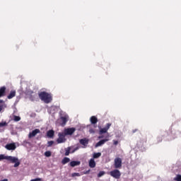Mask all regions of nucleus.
Masks as SVG:
<instances>
[{"instance_id":"c9c22d12","label":"nucleus","mask_w":181,"mask_h":181,"mask_svg":"<svg viewBox=\"0 0 181 181\" xmlns=\"http://www.w3.org/2000/svg\"><path fill=\"white\" fill-rule=\"evenodd\" d=\"M90 132H94L92 129L90 130Z\"/></svg>"},{"instance_id":"a878e982","label":"nucleus","mask_w":181,"mask_h":181,"mask_svg":"<svg viewBox=\"0 0 181 181\" xmlns=\"http://www.w3.org/2000/svg\"><path fill=\"white\" fill-rule=\"evenodd\" d=\"M105 175V172L104 171H100L98 174V177H101L102 176H104Z\"/></svg>"},{"instance_id":"5701e85b","label":"nucleus","mask_w":181,"mask_h":181,"mask_svg":"<svg viewBox=\"0 0 181 181\" xmlns=\"http://www.w3.org/2000/svg\"><path fill=\"white\" fill-rule=\"evenodd\" d=\"M101 156V153H93V158L94 159H98Z\"/></svg>"},{"instance_id":"a211bd4d","label":"nucleus","mask_w":181,"mask_h":181,"mask_svg":"<svg viewBox=\"0 0 181 181\" xmlns=\"http://www.w3.org/2000/svg\"><path fill=\"white\" fill-rule=\"evenodd\" d=\"M80 163V161H71L70 163V166H71V168H74V166H78Z\"/></svg>"},{"instance_id":"f257e3e1","label":"nucleus","mask_w":181,"mask_h":181,"mask_svg":"<svg viewBox=\"0 0 181 181\" xmlns=\"http://www.w3.org/2000/svg\"><path fill=\"white\" fill-rule=\"evenodd\" d=\"M38 95L40 100L44 101L45 104H49V103H52V100H53V98H52V95H50V93H48L47 92H40Z\"/></svg>"},{"instance_id":"423d86ee","label":"nucleus","mask_w":181,"mask_h":181,"mask_svg":"<svg viewBox=\"0 0 181 181\" xmlns=\"http://www.w3.org/2000/svg\"><path fill=\"white\" fill-rule=\"evenodd\" d=\"M110 175L115 179H119L121 177V171L118 169H115L110 172Z\"/></svg>"},{"instance_id":"9b49d317","label":"nucleus","mask_w":181,"mask_h":181,"mask_svg":"<svg viewBox=\"0 0 181 181\" xmlns=\"http://www.w3.org/2000/svg\"><path fill=\"white\" fill-rule=\"evenodd\" d=\"M37 134H40V130L39 129H34L32 132H30L28 134L29 138H33V136H36Z\"/></svg>"},{"instance_id":"0eeeda50","label":"nucleus","mask_w":181,"mask_h":181,"mask_svg":"<svg viewBox=\"0 0 181 181\" xmlns=\"http://www.w3.org/2000/svg\"><path fill=\"white\" fill-rule=\"evenodd\" d=\"M110 136L108 135H106L105 136V139H102L100 141H99L96 144H95V147L96 148H98V146H102V145H104V144H105V142H108V141H110Z\"/></svg>"},{"instance_id":"dca6fc26","label":"nucleus","mask_w":181,"mask_h":181,"mask_svg":"<svg viewBox=\"0 0 181 181\" xmlns=\"http://www.w3.org/2000/svg\"><path fill=\"white\" fill-rule=\"evenodd\" d=\"M16 95V90H11L8 94V95L7 96V98L8 100H11L13 98V97H15Z\"/></svg>"},{"instance_id":"7c9ffc66","label":"nucleus","mask_w":181,"mask_h":181,"mask_svg":"<svg viewBox=\"0 0 181 181\" xmlns=\"http://www.w3.org/2000/svg\"><path fill=\"white\" fill-rule=\"evenodd\" d=\"M53 144H54V141H49L47 142V145L49 147L52 146L53 145Z\"/></svg>"},{"instance_id":"1a4fd4ad","label":"nucleus","mask_w":181,"mask_h":181,"mask_svg":"<svg viewBox=\"0 0 181 181\" xmlns=\"http://www.w3.org/2000/svg\"><path fill=\"white\" fill-rule=\"evenodd\" d=\"M62 112H63V111H61L59 112L60 119H61V121H62V127H64V125H66V124L67 123V121H68L67 119L69 118V116L67 115H65V116H62Z\"/></svg>"},{"instance_id":"aec40b11","label":"nucleus","mask_w":181,"mask_h":181,"mask_svg":"<svg viewBox=\"0 0 181 181\" xmlns=\"http://www.w3.org/2000/svg\"><path fill=\"white\" fill-rule=\"evenodd\" d=\"M89 166L90 168H94L95 166V161L94 160V158H91L89 161Z\"/></svg>"},{"instance_id":"f03ea898","label":"nucleus","mask_w":181,"mask_h":181,"mask_svg":"<svg viewBox=\"0 0 181 181\" xmlns=\"http://www.w3.org/2000/svg\"><path fill=\"white\" fill-rule=\"evenodd\" d=\"M111 125H112L111 123H107L105 127L100 129L99 131L100 136H98L99 139H103V138H105V136H104L103 134H106V135L110 136V134H108V129H110V128L111 127Z\"/></svg>"},{"instance_id":"f704fd0d","label":"nucleus","mask_w":181,"mask_h":181,"mask_svg":"<svg viewBox=\"0 0 181 181\" xmlns=\"http://www.w3.org/2000/svg\"><path fill=\"white\" fill-rule=\"evenodd\" d=\"M0 181H8V179H4V180H0Z\"/></svg>"},{"instance_id":"4468645a","label":"nucleus","mask_w":181,"mask_h":181,"mask_svg":"<svg viewBox=\"0 0 181 181\" xmlns=\"http://www.w3.org/2000/svg\"><path fill=\"white\" fill-rule=\"evenodd\" d=\"M90 122L92 124V125H95V124L98 122V119L95 116H92L90 118Z\"/></svg>"},{"instance_id":"39448f33","label":"nucleus","mask_w":181,"mask_h":181,"mask_svg":"<svg viewBox=\"0 0 181 181\" xmlns=\"http://www.w3.org/2000/svg\"><path fill=\"white\" fill-rule=\"evenodd\" d=\"M114 165L115 169H121L122 168V159L119 157L115 158Z\"/></svg>"},{"instance_id":"f8f14e48","label":"nucleus","mask_w":181,"mask_h":181,"mask_svg":"<svg viewBox=\"0 0 181 181\" xmlns=\"http://www.w3.org/2000/svg\"><path fill=\"white\" fill-rule=\"evenodd\" d=\"M90 140H88V139L87 138H83L79 140V144H81V145H83V146H84L85 148L87 146V145H88V142Z\"/></svg>"},{"instance_id":"c756f323","label":"nucleus","mask_w":181,"mask_h":181,"mask_svg":"<svg viewBox=\"0 0 181 181\" xmlns=\"http://www.w3.org/2000/svg\"><path fill=\"white\" fill-rule=\"evenodd\" d=\"M78 149H80V147H76L71 151V153H74V152H76V151H78Z\"/></svg>"},{"instance_id":"e433bc0d","label":"nucleus","mask_w":181,"mask_h":181,"mask_svg":"<svg viewBox=\"0 0 181 181\" xmlns=\"http://www.w3.org/2000/svg\"><path fill=\"white\" fill-rule=\"evenodd\" d=\"M31 94H33V91H31Z\"/></svg>"},{"instance_id":"393cba45","label":"nucleus","mask_w":181,"mask_h":181,"mask_svg":"<svg viewBox=\"0 0 181 181\" xmlns=\"http://www.w3.org/2000/svg\"><path fill=\"white\" fill-rule=\"evenodd\" d=\"M45 156H47V158H49V156H52V152H50L49 151H45Z\"/></svg>"},{"instance_id":"b1692460","label":"nucleus","mask_w":181,"mask_h":181,"mask_svg":"<svg viewBox=\"0 0 181 181\" xmlns=\"http://www.w3.org/2000/svg\"><path fill=\"white\" fill-rule=\"evenodd\" d=\"M175 181H181V175H177L176 177L174 178Z\"/></svg>"},{"instance_id":"4c0bfd02","label":"nucleus","mask_w":181,"mask_h":181,"mask_svg":"<svg viewBox=\"0 0 181 181\" xmlns=\"http://www.w3.org/2000/svg\"><path fill=\"white\" fill-rule=\"evenodd\" d=\"M95 127V128H97V126H94Z\"/></svg>"},{"instance_id":"412c9836","label":"nucleus","mask_w":181,"mask_h":181,"mask_svg":"<svg viewBox=\"0 0 181 181\" xmlns=\"http://www.w3.org/2000/svg\"><path fill=\"white\" fill-rule=\"evenodd\" d=\"M69 162H70V159L67 157L64 158L62 160V165H66V163H69Z\"/></svg>"},{"instance_id":"4be33fe9","label":"nucleus","mask_w":181,"mask_h":181,"mask_svg":"<svg viewBox=\"0 0 181 181\" xmlns=\"http://www.w3.org/2000/svg\"><path fill=\"white\" fill-rule=\"evenodd\" d=\"M19 121H21V117L20 116L13 115V122H19Z\"/></svg>"},{"instance_id":"6e6552de","label":"nucleus","mask_w":181,"mask_h":181,"mask_svg":"<svg viewBox=\"0 0 181 181\" xmlns=\"http://www.w3.org/2000/svg\"><path fill=\"white\" fill-rule=\"evenodd\" d=\"M74 132H76V128H74V127L65 129L64 131V134H65V136L73 135L74 134Z\"/></svg>"},{"instance_id":"2f4dec72","label":"nucleus","mask_w":181,"mask_h":181,"mask_svg":"<svg viewBox=\"0 0 181 181\" xmlns=\"http://www.w3.org/2000/svg\"><path fill=\"white\" fill-rule=\"evenodd\" d=\"M88 173H90V170L83 172V175H88Z\"/></svg>"},{"instance_id":"473e14b6","label":"nucleus","mask_w":181,"mask_h":181,"mask_svg":"<svg viewBox=\"0 0 181 181\" xmlns=\"http://www.w3.org/2000/svg\"><path fill=\"white\" fill-rule=\"evenodd\" d=\"M114 145H118V141H114Z\"/></svg>"},{"instance_id":"7ed1b4c3","label":"nucleus","mask_w":181,"mask_h":181,"mask_svg":"<svg viewBox=\"0 0 181 181\" xmlns=\"http://www.w3.org/2000/svg\"><path fill=\"white\" fill-rule=\"evenodd\" d=\"M6 160L11 162V163H15L14 168H18V166L21 165V161H19V159L16 157L9 156H7Z\"/></svg>"},{"instance_id":"72a5a7b5","label":"nucleus","mask_w":181,"mask_h":181,"mask_svg":"<svg viewBox=\"0 0 181 181\" xmlns=\"http://www.w3.org/2000/svg\"><path fill=\"white\" fill-rule=\"evenodd\" d=\"M136 131H138V129H134L132 131L133 134H135V132H136Z\"/></svg>"},{"instance_id":"c85d7f7f","label":"nucleus","mask_w":181,"mask_h":181,"mask_svg":"<svg viewBox=\"0 0 181 181\" xmlns=\"http://www.w3.org/2000/svg\"><path fill=\"white\" fill-rule=\"evenodd\" d=\"M7 156L4 154L0 155V160H4V159H6Z\"/></svg>"},{"instance_id":"ddd939ff","label":"nucleus","mask_w":181,"mask_h":181,"mask_svg":"<svg viewBox=\"0 0 181 181\" xmlns=\"http://www.w3.org/2000/svg\"><path fill=\"white\" fill-rule=\"evenodd\" d=\"M6 108V104L3 100H0V112L4 111Z\"/></svg>"},{"instance_id":"f3484780","label":"nucleus","mask_w":181,"mask_h":181,"mask_svg":"<svg viewBox=\"0 0 181 181\" xmlns=\"http://www.w3.org/2000/svg\"><path fill=\"white\" fill-rule=\"evenodd\" d=\"M47 136L48 138H53V136H54V130L51 129L47 132Z\"/></svg>"},{"instance_id":"cd10ccee","label":"nucleus","mask_w":181,"mask_h":181,"mask_svg":"<svg viewBox=\"0 0 181 181\" xmlns=\"http://www.w3.org/2000/svg\"><path fill=\"white\" fill-rule=\"evenodd\" d=\"M71 176L72 177H76V176L79 177V176H81V175H80V173H74L71 174Z\"/></svg>"},{"instance_id":"9d476101","label":"nucleus","mask_w":181,"mask_h":181,"mask_svg":"<svg viewBox=\"0 0 181 181\" xmlns=\"http://www.w3.org/2000/svg\"><path fill=\"white\" fill-rule=\"evenodd\" d=\"M7 151H15L16 149V144L15 143L8 144L5 146Z\"/></svg>"},{"instance_id":"bb28decb","label":"nucleus","mask_w":181,"mask_h":181,"mask_svg":"<svg viewBox=\"0 0 181 181\" xmlns=\"http://www.w3.org/2000/svg\"><path fill=\"white\" fill-rule=\"evenodd\" d=\"M8 125V123L6 122H3L0 123V128H2V127H6Z\"/></svg>"},{"instance_id":"2eb2a0df","label":"nucleus","mask_w":181,"mask_h":181,"mask_svg":"<svg viewBox=\"0 0 181 181\" xmlns=\"http://www.w3.org/2000/svg\"><path fill=\"white\" fill-rule=\"evenodd\" d=\"M6 91V87L2 86L1 88H0V98L1 97H4Z\"/></svg>"},{"instance_id":"6ab92c4d","label":"nucleus","mask_w":181,"mask_h":181,"mask_svg":"<svg viewBox=\"0 0 181 181\" xmlns=\"http://www.w3.org/2000/svg\"><path fill=\"white\" fill-rule=\"evenodd\" d=\"M65 156H69L71 153V147H67L65 149Z\"/></svg>"},{"instance_id":"20e7f679","label":"nucleus","mask_w":181,"mask_h":181,"mask_svg":"<svg viewBox=\"0 0 181 181\" xmlns=\"http://www.w3.org/2000/svg\"><path fill=\"white\" fill-rule=\"evenodd\" d=\"M67 141V139H66V136L64 132H59L58 133V139H57V144H64Z\"/></svg>"}]
</instances>
